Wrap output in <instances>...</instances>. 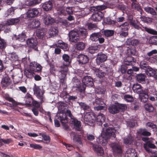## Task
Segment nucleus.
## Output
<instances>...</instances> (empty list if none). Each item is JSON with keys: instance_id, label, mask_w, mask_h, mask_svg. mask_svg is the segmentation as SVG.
<instances>
[{"instance_id": "5", "label": "nucleus", "mask_w": 157, "mask_h": 157, "mask_svg": "<svg viewBox=\"0 0 157 157\" xmlns=\"http://www.w3.org/2000/svg\"><path fill=\"white\" fill-rule=\"evenodd\" d=\"M26 104L30 106H33L35 107L38 108L40 107V105L39 102L34 100L32 95L29 93H27L25 97Z\"/></svg>"}, {"instance_id": "24", "label": "nucleus", "mask_w": 157, "mask_h": 157, "mask_svg": "<svg viewBox=\"0 0 157 157\" xmlns=\"http://www.w3.org/2000/svg\"><path fill=\"white\" fill-rule=\"evenodd\" d=\"M11 83V80L10 78L8 76L3 78L1 81V84L3 87H6L10 85Z\"/></svg>"}, {"instance_id": "59", "label": "nucleus", "mask_w": 157, "mask_h": 157, "mask_svg": "<svg viewBox=\"0 0 157 157\" xmlns=\"http://www.w3.org/2000/svg\"><path fill=\"white\" fill-rule=\"evenodd\" d=\"M104 33L105 36L107 37H109L113 34L114 31L113 30H105Z\"/></svg>"}, {"instance_id": "18", "label": "nucleus", "mask_w": 157, "mask_h": 157, "mask_svg": "<svg viewBox=\"0 0 157 157\" xmlns=\"http://www.w3.org/2000/svg\"><path fill=\"white\" fill-rule=\"evenodd\" d=\"M27 46L31 48H34L37 45L38 43L36 38L29 39L26 41Z\"/></svg>"}, {"instance_id": "6", "label": "nucleus", "mask_w": 157, "mask_h": 157, "mask_svg": "<svg viewBox=\"0 0 157 157\" xmlns=\"http://www.w3.org/2000/svg\"><path fill=\"white\" fill-rule=\"evenodd\" d=\"M81 120L85 123L90 124L95 122V118L93 114L86 113L84 114V117H82Z\"/></svg>"}, {"instance_id": "30", "label": "nucleus", "mask_w": 157, "mask_h": 157, "mask_svg": "<svg viewBox=\"0 0 157 157\" xmlns=\"http://www.w3.org/2000/svg\"><path fill=\"white\" fill-rule=\"evenodd\" d=\"M96 121L99 125H102L105 121L104 115L102 114L98 115L97 117Z\"/></svg>"}, {"instance_id": "10", "label": "nucleus", "mask_w": 157, "mask_h": 157, "mask_svg": "<svg viewBox=\"0 0 157 157\" xmlns=\"http://www.w3.org/2000/svg\"><path fill=\"white\" fill-rule=\"evenodd\" d=\"M24 16H21L19 18H12L8 20L6 22V24L7 25H15L18 23L19 22L21 23V22L25 21Z\"/></svg>"}, {"instance_id": "57", "label": "nucleus", "mask_w": 157, "mask_h": 157, "mask_svg": "<svg viewBox=\"0 0 157 157\" xmlns=\"http://www.w3.org/2000/svg\"><path fill=\"white\" fill-rule=\"evenodd\" d=\"M130 25H131L135 29H142L141 28L140 26L139 25H138V23L135 22V21H131L130 22Z\"/></svg>"}, {"instance_id": "26", "label": "nucleus", "mask_w": 157, "mask_h": 157, "mask_svg": "<svg viewBox=\"0 0 157 157\" xmlns=\"http://www.w3.org/2000/svg\"><path fill=\"white\" fill-rule=\"evenodd\" d=\"M54 20L50 15H45L44 16V22L45 25H52L54 22Z\"/></svg>"}, {"instance_id": "14", "label": "nucleus", "mask_w": 157, "mask_h": 157, "mask_svg": "<svg viewBox=\"0 0 157 157\" xmlns=\"http://www.w3.org/2000/svg\"><path fill=\"white\" fill-rule=\"evenodd\" d=\"M83 84L86 86L92 87L93 86V79L90 76L84 77L82 80Z\"/></svg>"}, {"instance_id": "31", "label": "nucleus", "mask_w": 157, "mask_h": 157, "mask_svg": "<svg viewBox=\"0 0 157 157\" xmlns=\"http://www.w3.org/2000/svg\"><path fill=\"white\" fill-rule=\"evenodd\" d=\"M100 45H93L90 47L88 48L89 52L90 53H94L98 52L100 48Z\"/></svg>"}, {"instance_id": "15", "label": "nucleus", "mask_w": 157, "mask_h": 157, "mask_svg": "<svg viewBox=\"0 0 157 157\" xmlns=\"http://www.w3.org/2000/svg\"><path fill=\"white\" fill-rule=\"evenodd\" d=\"M149 90L150 91H151V90H154V89H150L148 90V91L146 90L142 93L139 95V98L141 101L143 102H145L147 101L149 98L148 93L149 92Z\"/></svg>"}, {"instance_id": "16", "label": "nucleus", "mask_w": 157, "mask_h": 157, "mask_svg": "<svg viewBox=\"0 0 157 157\" xmlns=\"http://www.w3.org/2000/svg\"><path fill=\"white\" fill-rule=\"evenodd\" d=\"M132 89L133 91L139 95L142 93L146 90H144L142 86L140 84L137 83L133 85Z\"/></svg>"}, {"instance_id": "58", "label": "nucleus", "mask_w": 157, "mask_h": 157, "mask_svg": "<svg viewBox=\"0 0 157 157\" xmlns=\"http://www.w3.org/2000/svg\"><path fill=\"white\" fill-rule=\"evenodd\" d=\"M128 52L132 55L137 56L138 54V53L135 48L129 49L128 50Z\"/></svg>"}, {"instance_id": "50", "label": "nucleus", "mask_w": 157, "mask_h": 157, "mask_svg": "<svg viewBox=\"0 0 157 157\" xmlns=\"http://www.w3.org/2000/svg\"><path fill=\"white\" fill-rule=\"evenodd\" d=\"M26 35L25 33L23 32L21 34H19L17 37V39L21 42L24 41L25 39Z\"/></svg>"}, {"instance_id": "23", "label": "nucleus", "mask_w": 157, "mask_h": 157, "mask_svg": "<svg viewBox=\"0 0 157 157\" xmlns=\"http://www.w3.org/2000/svg\"><path fill=\"white\" fill-rule=\"evenodd\" d=\"M124 143L126 145H130L133 144L134 141V138L130 135L123 138Z\"/></svg>"}, {"instance_id": "28", "label": "nucleus", "mask_w": 157, "mask_h": 157, "mask_svg": "<svg viewBox=\"0 0 157 157\" xmlns=\"http://www.w3.org/2000/svg\"><path fill=\"white\" fill-rule=\"evenodd\" d=\"M71 135L73 136V140L74 142L82 145V143L81 141V138L80 136L75 134V133L72 132L71 133Z\"/></svg>"}, {"instance_id": "9", "label": "nucleus", "mask_w": 157, "mask_h": 157, "mask_svg": "<svg viewBox=\"0 0 157 157\" xmlns=\"http://www.w3.org/2000/svg\"><path fill=\"white\" fill-rule=\"evenodd\" d=\"M58 119L60 120L63 128L65 130H67L69 128V127L67 124L68 120L66 114L65 113H60Z\"/></svg>"}, {"instance_id": "60", "label": "nucleus", "mask_w": 157, "mask_h": 157, "mask_svg": "<svg viewBox=\"0 0 157 157\" xmlns=\"http://www.w3.org/2000/svg\"><path fill=\"white\" fill-rule=\"evenodd\" d=\"M59 47L63 49L64 51H66L68 50V46L67 44L64 43H62L61 42H59Z\"/></svg>"}, {"instance_id": "41", "label": "nucleus", "mask_w": 157, "mask_h": 157, "mask_svg": "<svg viewBox=\"0 0 157 157\" xmlns=\"http://www.w3.org/2000/svg\"><path fill=\"white\" fill-rule=\"evenodd\" d=\"M156 72L155 70L151 68H148L147 70V74L150 76L155 77Z\"/></svg>"}, {"instance_id": "11", "label": "nucleus", "mask_w": 157, "mask_h": 157, "mask_svg": "<svg viewBox=\"0 0 157 157\" xmlns=\"http://www.w3.org/2000/svg\"><path fill=\"white\" fill-rule=\"evenodd\" d=\"M33 91L34 94L36 95L38 98L40 99H43L44 92L41 90L39 87L36 86L35 84L33 87Z\"/></svg>"}, {"instance_id": "22", "label": "nucleus", "mask_w": 157, "mask_h": 157, "mask_svg": "<svg viewBox=\"0 0 157 157\" xmlns=\"http://www.w3.org/2000/svg\"><path fill=\"white\" fill-rule=\"evenodd\" d=\"M53 4L52 1H48L42 4V7L44 10L49 11L52 10Z\"/></svg>"}, {"instance_id": "20", "label": "nucleus", "mask_w": 157, "mask_h": 157, "mask_svg": "<svg viewBox=\"0 0 157 157\" xmlns=\"http://www.w3.org/2000/svg\"><path fill=\"white\" fill-rule=\"evenodd\" d=\"M112 148L114 153L115 154H121L122 152V150L121 147L118 144L112 145Z\"/></svg>"}, {"instance_id": "36", "label": "nucleus", "mask_w": 157, "mask_h": 157, "mask_svg": "<svg viewBox=\"0 0 157 157\" xmlns=\"http://www.w3.org/2000/svg\"><path fill=\"white\" fill-rule=\"evenodd\" d=\"M144 10L147 12L149 13L153 16L157 15L154 9L151 7H145L144 8Z\"/></svg>"}, {"instance_id": "56", "label": "nucleus", "mask_w": 157, "mask_h": 157, "mask_svg": "<svg viewBox=\"0 0 157 157\" xmlns=\"http://www.w3.org/2000/svg\"><path fill=\"white\" fill-rule=\"evenodd\" d=\"M62 58L64 61L68 63V64H69L71 62L70 57L67 54H64L62 56Z\"/></svg>"}, {"instance_id": "32", "label": "nucleus", "mask_w": 157, "mask_h": 157, "mask_svg": "<svg viewBox=\"0 0 157 157\" xmlns=\"http://www.w3.org/2000/svg\"><path fill=\"white\" fill-rule=\"evenodd\" d=\"M127 157H136L137 155L135 150L132 148H129L127 150L126 152V155Z\"/></svg>"}, {"instance_id": "27", "label": "nucleus", "mask_w": 157, "mask_h": 157, "mask_svg": "<svg viewBox=\"0 0 157 157\" xmlns=\"http://www.w3.org/2000/svg\"><path fill=\"white\" fill-rule=\"evenodd\" d=\"M93 147L94 151H96L98 155H102L103 154V150L101 146L93 144Z\"/></svg>"}, {"instance_id": "45", "label": "nucleus", "mask_w": 157, "mask_h": 157, "mask_svg": "<svg viewBox=\"0 0 157 157\" xmlns=\"http://www.w3.org/2000/svg\"><path fill=\"white\" fill-rule=\"evenodd\" d=\"M145 109L149 112H152L154 110V108L152 105L150 104L147 103L144 105Z\"/></svg>"}, {"instance_id": "29", "label": "nucleus", "mask_w": 157, "mask_h": 157, "mask_svg": "<svg viewBox=\"0 0 157 157\" xmlns=\"http://www.w3.org/2000/svg\"><path fill=\"white\" fill-rule=\"evenodd\" d=\"M146 76L144 74H140L136 76V80L139 82L144 83L145 82Z\"/></svg>"}, {"instance_id": "33", "label": "nucleus", "mask_w": 157, "mask_h": 157, "mask_svg": "<svg viewBox=\"0 0 157 157\" xmlns=\"http://www.w3.org/2000/svg\"><path fill=\"white\" fill-rule=\"evenodd\" d=\"M94 74L96 76L100 78H102L105 75V73L101 70L98 69L94 70Z\"/></svg>"}, {"instance_id": "52", "label": "nucleus", "mask_w": 157, "mask_h": 157, "mask_svg": "<svg viewBox=\"0 0 157 157\" xmlns=\"http://www.w3.org/2000/svg\"><path fill=\"white\" fill-rule=\"evenodd\" d=\"M85 47V44L82 42H78L76 44L77 49L79 50H83Z\"/></svg>"}, {"instance_id": "34", "label": "nucleus", "mask_w": 157, "mask_h": 157, "mask_svg": "<svg viewBox=\"0 0 157 157\" xmlns=\"http://www.w3.org/2000/svg\"><path fill=\"white\" fill-rule=\"evenodd\" d=\"M139 41L136 39H128L126 41V44L129 45H132L133 46H136L139 43Z\"/></svg>"}, {"instance_id": "39", "label": "nucleus", "mask_w": 157, "mask_h": 157, "mask_svg": "<svg viewBox=\"0 0 157 157\" xmlns=\"http://www.w3.org/2000/svg\"><path fill=\"white\" fill-rule=\"evenodd\" d=\"M33 71L31 69H28L25 71V74L27 78H32L33 77V75L34 74Z\"/></svg>"}, {"instance_id": "42", "label": "nucleus", "mask_w": 157, "mask_h": 157, "mask_svg": "<svg viewBox=\"0 0 157 157\" xmlns=\"http://www.w3.org/2000/svg\"><path fill=\"white\" fill-rule=\"evenodd\" d=\"M92 103L94 106H97L100 105H103V104H104L102 100L99 98H96L95 101H93Z\"/></svg>"}, {"instance_id": "4", "label": "nucleus", "mask_w": 157, "mask_h": 157, "mask_svg": "<svg viewBox=\"0 0 157 157\" xmlns=\"http://www.w3.org/2000/svg\"><path fill=\"white\" fill-rule=\"evenodd\" d=\"M136 60L133 57H127L125 60L124 64L121 66V71L122 73L126 72L127 67L126 66H133L135 64Z\"/></svg>"}, {"instance_id": "19", "label": "nucleus", "mask_w": 157, "mask_h": 157, "mask_svg": "<svg viewBox=\"0 0 157 157\" xmlns=\"http://www.w3.org/2000/svg\"><path fill=\"white\" fill-rule=\"evenodd\" d=\"M78 61L79 63L85 64L88 62L89 60L88 57L85 55L80 54L77 57Z\"/></svg>"}, {"instance_id": "17", "label": "nucleus", "mask_w": 157, "mask_h": 157, "mask_svg": "<svg viewBox=\"0 0 157 157\" xmlns=\"http://www.w3.org/2000/svg\"><path fill=\"white\" fill-rule=\"evenodd\" d=\"M71 122L74 125L75 130L78 131L81 130V124L80 121H78L76 119L72 118L71 121Z\"/></svg>"}, {"instance_id": "2", "label": "nucleus", "mask_w": 157, "mask_h": 157, "mask_svg": "<svg viewBox=\"0 0 157 157\" xmlns=\"http://www.w3.org/2000/svg\"><path fill=\"white\" fill-rule=\"evenodd\" d=\"M115 130L112 128H104L101 136H99L98 139L99 143L103 146H105L107 143V139L111 136L115 137Z\"/></svg>"}, {"instance_id": "44", "label": "nucleus", "mask_w": 157, "mask_h": 157, "mask_svg": "<svg viewBox=\"0 0 157 157\" xmlns=\"http://www.w3.org/2000/svg\"><path fill=\"white\" fill-rule=\"evenodd\" d=\"M104 23H103L104 24V25L105 24H108L109 25H113L117 23V22L116 21L111 20L110 18H106V19L104 20Z\"/></svg>"}, {"instance_id": "53", "label": "nucleus", "mask_w": 157, "mask_h": 157, "mask_svg": "<svg viewBox=\"0 0 157 157\" xmlns=\"http://www.w3.org/2000/svg\"><path fill=\"white\" fill-rule=\"evenodd\" d=\"M103 105H98V106H94V109L95 111H98L104 109L105 108H106L105 104H103Z\"/></svg>"}, {"instance_id": "3", "label": "nucleus", "mask_w": 157, "mask_h": 157, "mask_svg": "<svg viewBox=\"0 0 157 157\" xmlns=\"http://www.w3.org/2000/svg\"><path fill=\"white\" fill-rule=\"evenodd\" d=\"M68 71L67 65H63L60 67L58 73V77L61 83L65 84L66 80V75Z\"/></svg>"}, {"instance_id": "51", "label": "nucleus", "mask_w": 157, "mask_h": 157, "mask_svg": "<svg viewBox=\"0 0 157 157\" xmlns=\"http://www.w3.org/2000/svg\"><path fill=\"white\" fill-rule=\"evenodd\" d=\"M143 21L144 23H150L152 21V19L151 18L146 17L142 16L140 18Z\"/></svg>"}, {"instance_id": "43", "label": "nucleus", "mask_w": 157, "mask_h": 157, "mask_svg": "<svg viewBox=\"0 0 157 157\" xmlns=\"http://www.w3.org/2000/svg\"><path fill=\"white\" fill-rule=\"evenodd\" d=\"M72 82L74 87L78 88L81 85L80 81L76 78H73Z\"/></svg>"}, {"instance_id": "61", "label": "nucleus", "mask_w": 157, "mask_h": 157, "mask_svg": "<svg viewBox=\"0 0 157 157\" xmlns=\"http://www.w3.org/2000/svg\"><path fill=\"white\" fill-rule=\"evenodd\" d=\"M42 0H33L29 3V5L33 6L40 3Z\"/></svg>"}, {"instance_id": "46", "label": "nucleus", "mask_w": 157, "mask_h": 157, "mask_svg": "<svg viewBox=\"0 0 157 157\" xmlns=\"http://www.w3.org/2000/svg\"><path fill=\"white\" fill-rule=\"evenodd\" d=\"M81 107L84 110H88L90 109V106L86 103L82 102H78Z\"/></svg>"}, {"instance_id": "7", "label": "nucleus", "mask_w": 157, "mask_h": 157, "mask_svg": "<svg viewBox=\"0 0 157 157\" xmlns=\"http://www.w3.org/2000/svg\"><path fill=\"white\" fill-rule=\"evenodd\" d=\"M39 13L38 9L36 8L29 9L25 13V19H30L36 17Z\"/></svg>"}, {"instance_id": "47", "label": "nucleus", "mask_w": 157, "mask_h": 157, "mask_svg": "<svg viewBox=\"0 0 157 157\" xmlns=\"http://www.w3.org/2000/svg\"><path fill=\"white\" fill-rule=\"evenodd\" d=\"M123 98L124 99L128 102H131L133 101V97L131 95L128 94H125L124 95Z\"/></svg>"}, {"instance_id": "48", "label": "nucleus", "mask_w": 157, "mask_h": 157, "mask_svg": "<svg viewBox=\"0 0 157 157\" xmlns=\"http://www.w3.org/2000/svg\"><path fill=\"white\" fill-rule=\"evenodd\" d=\"M86 27L88 29H91L94 28L98 29L97 26L96 24L92 23H87L86 25Z\"/></svg>"}, {"instance_id": "13", "label": "nucleus", "mask_w": 157, "mask_h": 157, "mask_svg": "<svg viewBox=\"0 0 157 157\" xmlns=\"http://www.w3.org/2000/svg\"><path fill=\"white\" fill-rule=\"evenodd\" d=\"M30 67L33 71L38 72L41 71L42 69V66L35 61L32 62L30 63Z\"/></svg>"}, {"instance_id": "25", "label": "nucleus", "mask_w": 157, "mask_h": 157, "mask_svg": "<svg viewBox=\"0 0 157 157\" xmlns=\"http://www.w3.org/2000/svg\"><path fill=\"white\" fill-rule=\"evenodd\" d=\"M108 110L109 112L112 114L117 113L119 112L117 105H110L108 108Z\"/></svg>"}, {"instance_id": "62", "label": "nucleus", "mask_w": 157, "mask_h": 157, "mask_svg": "<svg viewBox=\"0 0 157 157\" xmlns=\"http://www.w3.org/2000/svg\"><path fill=\"white\" fill-rule=\"evenodd\" d=\"M121 28V29H128L129 28L128 23L127 22H125L120 25Z\"/></svg>"}, {"instance_id": "49", "label": "nucleus", "mask_w": 157, "mask_h": 157, "mask_svg": "<svg viewBox=\"0 0 157 157\" xmlns=\"http://www.w3.org/2000/svg\"><path fill=\"white\" fill-rule=\"evenodd\" d=\"M136 2H132V7L134 10H137L139 11L142 10L140 6L139 3H135Z\"/></svg>"}, {"instance_id": "37", "label": "nucleus", "mask_w": 157, "mask_h": 157, "mask_svg": "<svg viewBox=\"0 0 157 157\" xmlns=\"http://www.w3.org/2000/svg\"><path fill=\"white\" fill-rule=\"evenodd\" d=\"M66 12L68 15L71 14L73 13L72 8L70 7H67L66 8V10L63 9H62L60 11V14L66 15V14H66Z\"/></svg>"}, {"instance_id": "64", "label": "nucleus", "mask_w": 157, "mask_h": 157, "mask_svg": "<svg viewBox=\"0 0 157 157\" xmlns=\"http://www.w3.org/2000/svg\"><path fill=\"white\" fill-rule=\"evenodd\" d=\"M150 41L151 44H157V37L155 36H153L150 39Z\"/></svg>"}, {"instance_id": "21", "label": "nucleus", "mask_w": 157, "mask_h": 157, "mask_svg": "<svg viewBox=\"0 0 157 157\" xmlns=\"http://www.w3.org/2000/svg\"><path fill=\"white\" fill-rule=\"evenodd\" d=\"M40 25L39 21L38 19H35L29 25L28 27L32 29H36L39 28Z\"/></svg>"}, {"instance_id": "1", "label": "nucleus", "mask_w": 157, "mask_h": 157, "mask_svg": "<svg viewBox=\"0 0 157 157\" xmlns=\"http://www.w3.org/2000/svg\"><path fill=\"white\" fill-rule=\"evenodd\" d=\"M106 8V6L104 5L91 7L90 8V11L94 13L91 17V20L94 21H101L104 16V13L101 11Z\"/></svg>"}, {"instance_id": "54", "label": "nucleus", "mask_w": 157, "mask_h": 157, "mask_svg": "<svg viewBox=\"0 0 157 157\" xmlns=\"http://www.w3.org/2000/svg\"><path fill=\"white\" fill-rule=\"evenodd\" d=\"M44 35V33L43 31V30H37L36 35L40 39L43 38Z\"/></svg>"}, {"instance_id": "40", "label": "nucleus", "mask_w": 157, "mask_h": 157, "mask_svg": "<svg viewBox=\"0 0 157 157\" xmlns=\"http://www.w3.org/2000/svg\"><path fill=\"white\" fill-rule=\"evenodd\" d=\"M139 134L143 136H149L151 135V133L147 131L145 129H140L138 131Z\"/></svg>"}, {"instance_id": "12", "label": "nucleus", "mask_w": 157, "mask_h": 157, "mask_svg": "<svg viewBox=\"0 0 157 157\" xmlns=\"http://www.w3.org/2000/svg\"><path fill=\"white\" fill-rule=\"evenodd\" d=\"M107 56L105 54L102 52H99L97 54L96 59V62L97 64L99 65L101 63L106 60Z\"/></svg>"}, {"instance_id": "55", "label": "nucleus", "mask_w": 157, "mask_h": 157, "mask_svg": "<svg viewBox=\"0 0 157 157\" xmlns=\"http://www.w3.org/2000/svg\"><path fill=\"white\" fill-rule=\"evenodd\" d=\"M141 68L143 69H147L149 67L148 64L144 61H141L140 63Z\"/></svg>"}, {"instance_id": "38", "label": "nucleus", "mask_w": 157, "mask_h": 157, "mask_svg": "<svg viewBox=\"0 0 157 157\" xmlns=\"http://www.w3.org/2000/svg\"><path fill=\"white\" fill-rule=\"evenodd\" d=\"M100 34L98 33H94L90 36V39L91 40L93 41H97L99 39Z\"/></svg>"}, {"instance_id": "8", "label": "nucleus", "mask_w": 157, "mask_h": 157, "mask_svg": "<svg viewBox=\"0 0 157 157\" xmlns=\"http://www.w3.org/2000/svg\"><path fill=\"white\" fill-rule=\"evenodd\" d=\"M78 30L75 31V30H72L69 33V40L70 41L76 43L79 40V36L78 34Z\"/></svg>"}, {"instance_id": "35", "label": "nucleus", "mask_w": 157, "mask_h": 157, "mask_svg": "<svg viewBox=\"0 0 157 157\" xmlns=\"http://www.w3.org/2000/svg\"><path fill=\"white\" fill-rule=\"evenodd\" d=\"M144 147L147 151L150 152L151 150L149 148L154 149L156 148V146L151 142H148L147 143V146L144 145Z\"/></svg>"}, {"instance_id": "63", "label": "nucleus", "mask_w": 157, "mask_h": 157, "mask_svg": "<svg viewBox=\"0 0 157 157\" xmlns=\"http://www.w3.org/2000/svg\"><path fill=\"white\" fill-rule=\"evenodd\" d=\"M58 32V30H49L48 33L49 35L52 37L56 36Z\"/></svg>"}]
</instances>
